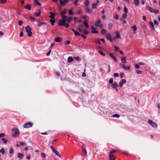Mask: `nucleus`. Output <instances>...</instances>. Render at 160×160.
I'll return each instance as SVG.
<instances>
[{"label": "nucleus", "instance_id": "obj_4", "mask_svg": "<svg viewBox=\"0 0 160 160\" xmlns=\"http://www.w3.org/2000/svg\"><path fill=\"white\" fill-rule=\"evenodd\" d=\"M33 123L30 122H27L23 125V127L24 128H29L32 127Z\"/></svg>", "mask_w": 160, "mask_h": 160}, {"label": "nucleus", "instance_id": "obj_23", "mask_svg": "<svg viewBox=\"0 0 160 160\" xmlns=\"http://www.w3.org/2000/svg\"><path fill=\"white\" fill-rule=\"evenodd\" d=\"M72 31L74 32L75 35V36H78L80 35V34L79 32L75 31L73 29H72Z\"/></svg>", "mask_w": 160, "mask_h": 160}, {"label": "nucleus", "instance_id": "obj_39", "mask_svg": "<svg viewBox=\"0 0 160 160\" xmlns=\"http://www.w3.org/2000/svg\"><path fill=\"white\" fill-rule=\"evenodd\" d=\"M124 12H125V13L127 14V13H128V9L126 7H124Z\"/></svg>", "mask_w": 160, "mask_h": 160}, {"label": "nucleus", "instance_id": "obj_20", "mask_svg": "<svg viewBox=\"0 0 160 160\" xmlns=\"http://www.w3.org/2000/svg\"><path fill=\"white\" fill-rule=\"evenodd\" d=\"M134 4L137 6L139 5V0H134Z\"/></svg>", "mask_w": 160, "mask_h": 160}, {"label": "nucleus", "instance_id": "obj_34", "mask_svg": "<svg viewBox=\"0 0 160 160\" xmlns=\"http://www.w3.org/2000/svg\"><path fill=\"white\" fill-rule=\"evenodd\" d=\"M83 151L84 153V155H86L87 154L86 149L84 148H83Z\"/></svg>", "mask_w": 160, "mask_h": 160}, {"label": "nucleus", "instance_id": "obj_27", "mask_svg": "<svg viewBox=\"0 0 160 160\" xmlns=\"http://www.w3.org/2000/svg\"><path fill=\"white\" fill-rule=\"evenodd\" d=\"M58 156V157H61V155L56 150L54 152Z\"/></svg>", "mask_w": 160, "mask_h": 160}, {"label": "nucleus", "instance_id": "obj_57", "mask_svg": "<svg viewBox=\"0 0 160 160\" xmlns=\"http://www.w3.org/2000/svg\"><path fill=\"white\" fill-rule=\"evenodd\" d=\"M50 22H51L52 25H53L55 22L54 21L51 19L50 20Z\"/></svg>", "mask_w": 160, "mask_h": 160}, {"label": "nucleus", "instance_id": "obj_61", "mask_svg": "<svg viewBox=\"0 0 160 160\" xmlns=\"http://www.w3.org/2000/svg\"><path fill=\"white\" fill-rule=\"evenodd\" d=\"M135 67L137 69H139V65L137 64H135Z\"/></svg>", "mask_w": 160, "mask_h": 160}, {"label": "nucleus", "instance_id": "obj_8", "mask_svg": "<svg viewBox=\"0 0 160 160\" xmlns=\"http://www.w3.org/2000/svg\"><path fill=\"white\" fill-rule=\"evenodd\" d=\"M17 157L20 159H22L24 157V154L22 153L18 152L17 154Z\"/></svg>", "mask_w": 160, "mask_h": 160}, {"label": "nucleus", "instance_id": "obj_5", "mask_svg": "<svg viewBox=\"0 0 160 160\" xmlns=\"http://www.w3.org/2000/svg\"><path fill=\"white\" fill-rule=\"evenodd\" d=\"M59 1L60 5L61 6H63L66 3L69 1V0H59Z\"/></svg>", "mask_w": 160, "mask_h": 160}, {"label": "nucleus", "instance_id": "obj_10", "mask_svg": "<svg viewBox=\"0 0 160 160\" xmlns=\"http://www.w3.org/2000/svg\"><path fill=\"white\" fill-rule=\"evenodd\" d=\"M106 38L107 39L109 40L110 42H112V41L113 40L112 39L110 34H108L107 35H106Z\"/></svg>", "mask_w": 160, "mask_h": 160}, {"label": "nucleus", "instance_id": "obj_6", "mask_svg": "<svg viewBox=\"0 0 160 160\" xmlns=\"http://www.w3.org/2000/svg\"><path fill=\"white\" fill-rule=\"evenodd\" d=\"M126 82V80L125 79H122L120 81L119 84V86L120 87H122L123 85V84L125 83Z\"/></svg>", "mask_w": 160, "mask_h": 160}, {"label": "nucleus", "instance_id": "obj_43", "mask_svg": "<svg viewBox=\"0 0 160 160\" xmlns=\"http://www.w3.org/2000/svg\"><path fill=\"white\" fill-rule=\"evenodd\" d=\"M98 52L99 54H100L101 55L103 56H105V53L103 52H102L101 51H98Z\"/></svg>", "mask_w": 160, "mask_h": 160}, {"label": "nucleus", "instance_id": "obj_45", "mask_svg": "<svg viewBox=\"0 0 160 160\" xmlns=\"http://www.w3.org/2000/svg\"><path fill=\"white\" fill-rule=\"evenodd\" d=\"M113 82V79L112 78H111L110 79L109 81V82L110 84H112Z\"/></svg>", "mask_w": 160, "mask_h": 160}, {"label": "nucleus", "instance_id": "obj_60", "mask_svg": "<svg viewBox=\"0 0 160 160\" xmlns=\"http://www.w3.org/2000/svg\"><path fill=\"white\" fill-rule=\"evenodd\" d=\"M41 156L43 158H45L46 157L45 154V153L42 152L41 153Z\"/></svg>", "mask_w": 160, "mask_h": 160}, {"label": "nucleus", "instance_id": "obj_14", "mask_svg": "<svg viewBox=\"0 0 160 160\" xmlns=\"http://www.w3.org/2000/svg\"><path fill=\"white\" fill-rule=\"evenodd\" d=\"M121 61L122 63L123 64H126L127 63L126 58L125 57L122 58Z\"/></svg>", "mask_w": 160, "mask_h": 160}, {"label": "nucleus", "instance_id": "obj_62", "mask_svg": "<svg viewBox=\"0 0 160 160\" xmlns=\"http://www.w3.org/2000/svg\"><path fill=\"white\" fill-rule=\"evenodd\" d=\"M82 32H83V33L85 34H88V32L86 30H83Z\"/></svg>", "mask_w": 160, "mask_h": 160}, {"label": "nucleus", "instance_id": "obj_32", "mask_svg": "<svg viewBox=\"0 0 160 160\" xmlns=\"http://www.w3.org/2000/svg\"><path fill=\"white\" fill-rule=\"evenodd\" d=\"M29 20L31 22H34L35 21L34 18L32 17H30L29 18Z\"/></svg>", "mask_w": 160, "mask_h": 160}, {"label": "nucleus", "instance_id": "obj_2", "mask_svg": "<svg viewBox=\"0 0 160 160\" xmlns=\"http://www.w3.org/2000/svg\"><path fill=\"white\" fill-rule=\"evenodd\" d=\"M12 136V137H18L19 136L20 132L17 128H13L11 130Z\"/></svg>", "mask_w": 160, "mask_h": 160}, {"label": "nucleus", "instance_id": "obj_15", "mask_svg": "<svg viewBox=\"0 0 160 160\" xmlns=\"http://www.w3.org/2000/svg\"><path fill=\"white\" fill-rule=\"evenodd\" d=\"M109 158L110 160H115V157L112 154H109Z\"/></svg>", "mask_w": 160, "mask_h": 160}, {"label": "nucleus", "instance_id": "obj_3", "mask_svg": "<svg viewBox=\"0 0 160 160\" xmlns=\"http://www.w3.org/2000/svg\"><path fill=\"white\" fill-rule=\"evenodd\" d=\"M25 30L26 32L28 33V36L29 37L31 36L32 35V33L31 32V27L29 26H28L26 28Z\"/></svg>", "mask_w": 160, "mask_h": 160}, {"label": "nucleus", "instance_id": "obj_18", "mask_svg": "<svg viewBox=\"0 0 160 160\" xmlns=\"http://www.w3.org/2000/svg\"><path fill=\"white\" fill-rule=\"evenodd\" d=\"M24 8L27 9L28 10H30L31 9V6L29 4H27L25 6Z\"/></svg>", "mask_w": 160, "mask_h": 160}, {"label": "nucleus", "instance_id": "obj_36", "mask_svg": "<svg viewBox=\"0 0 160 160\" xmlns=\"http://www.w3.org/2000/svg\"><path fill=\"white\" fill-rule=\"evenodd\" d=\"M112 117H113L119 118L120 117V116L119 115L116 114L113 115Z\"/></svg>", "mask_w": 160, "mask_h": 160}, {"label": "nucleus", "instance_id": "obj_24", "mask_svg": "<svg viewBox=\"0 0 160 160\" xmlns=\"http://www.w3.org/2000/svg\"><path fill=\"white\" fill-rule=\"evenodd\" d=\"M112 87L114 88H116L118 86V84L116 83V82H114L112 84Z\"/></svg>", "mask_w": 160, "mask_h": 160}, {"label": "nucleus", "instance_id": "obj_52", "mask_svg": "<svg viewBox=\"0 0 160 160\" xmlns=\"http://www.w3.org/2000/svg\"><path fill=\"white\" fill-rule=\"evenodd\" d=\"M68 14L69 15H73V14L72 11H70V10H69V11Z\"/></svg>", "mask_w": 160, "mask_h": 160}, {"label": "nucleus", "instance_id": "obj_29", "mask_svg": "<svg viewBox=\"0 0 160 160\" xmlns=\"http://www.w3.org/2000/svg\"><path fill=\"white\" fill-rule=\"evenodd\" d=\"M40 11H39V12H36L35 13V15L36 16H37V17H39V16H40Z\"/></svg>", "mask_w": 160, "mask_h": 160}, {"label": "nucleus", "instance_id": "obj_54", "mask_svg": "<svg viewBox=\"0 0 160 160\" xmlns=\"http://www.w3.org/2000/svg\"><path fill=\"white\" fill-rule=\"evenodd\" d=\"M50 148H51V149L52 150L53 152H54L56 151V150L55 149L54 147H53L52 146H50Z\"/></svg>", "mask_w": 160, "mask_h": 160}, {"label": "nucleus", "instance_id": "obj_13", "mask_svg": "<svg viewBox=\"0 0 160 160\" xmlns=\"http://www.w3.org/2000/svg\"><path fill=\"white\" fill-rule=\"evenodd\" d=\"M109 56L113 59L114 60L115 62H118V60L117 59V58L115 57L114 56L113 54L112 53H110L109 54Z\"/></svg>", "mask_w": 160, "mask_h": 160}, {"label": "nucleus", "instance_id": "obj_35", "mask_svg": "<svg viewBox=\"0 0 160 160\" xmlns=\"http://www.w3.org/2000/svg\"><path fill=\"white\" fill-rule=\"evenodd\" d=\"M97 4H96L95 3H93L92 4V8L93 9H95L97 8Z\"/></svg>", "mask_w": 160, "mask_h": 160}, {"label": "nucleus", "instance_id": "obj_25", "mask_svg": "<svg viewBox=\"0 0 160 160\" xmlns=\"http://www.w3.org/2000/svg\"><path fill=\"white\" fill-rule=\"evenodd\" d=\"M101 22V21L100 20H98L97 22L95 23V26L97 27H99V24H100Z\"/></svg>", "mask_w": 160, "mask_h": 160}, {"label": "nucleus", "instance_id": "obj_21", "mask_svg": "<svg viewBox=\"0 0 160 160\" xmlns=\"http://www.w3.org/2000/svg\"><path fill=\"white\" fill-rule=\"evenodd\" d=\"M85 11L87 13L90 14H91L92 13V11L88 8H86Z\"/></svg>", "mask_w": 160, "mask_h": 160}, {"label": "nucleus", "instance_id": "obj_63", "mask_svg": "<svg viewBox=\"0 0 160 160\" xmlns=\"http://www.w3.org/2000/svg\"><path fill=\"white\" fill-rule=\"evenodd\" d=\"M70 43V41H67L65 43V44L66 45H67L69 44Z\"/></svg>", "mask_w": 160, "mask_h": 160}, {"label": "nucleus", "instance_id": "obj_40", "mask_svg": "<svg viewBox=\"0 0 160 160\" xmlns=\"http://www.w3.org/2000/svg\"><path fill=\"white\" fill-rule=\"evenodd\" d=\"M132 29L133 31H136L137 30V28L135 25H134L132 27Z\"/></svg>", "mask_w": 160, "mask_h": 160}, {"label": "nucleus", "instance_id": "obj_37", "mask_svg": "<svg viewBox=\"0 0 160 160\" xmlns=\"http://www.w3.org/2000/svg\"><path fill=\"white\" fill-rule=\"evenodd\" d=\"M120 75L121 78H122L124 76V74L123 72H121L120 73Z\"/></svg>", "mask_w": 160, "mask_h": 160}, {"label": "nucleus", "instance_id": "obj_7", "mask_svg": "<svg viewBox=\"0 0 160 160\" xmlns=\"http://www.w3.org/2000/svg\"><path fill=\"white\" fill-rule=\"evenodd\" d=\"M151 125L153 128H157L158 125L156 123L153 122L151 120Z\"/></svg>", "mask_w": 160, "mask_h": 160}, {"label": "nucleus", "instance_id": "obj_55", "mask_svg": "<svg viewBox=\"0 0 160 160\" xmlns=\"http://www.w3.org/2000/svg\"><path fill=\"white\" fill-rule=\"evenodd\" d=\"M50 148H51V149L52 150L53 152H54L56 151V150L55 149L54 147H53L52 146H50Z\"/></svg>", "mask_w": 160, "mask_h": 160}, {"label": "nucleus", "instance_id": "obj_46", "mask_svg": "<svg viewBox=\"0 0 160 160\" xmlns=\"http://www.w3.org/2000/svg\"><path fill=\"white\" fill-rule=\"evenodd\" d=\"M81 13V11L80 10H77L76 12L75 13V14H80Z\"/></svg>", "mask_w": 160, "mask_h": 160}, {"label": "nucleus", "instance_id": "obj_47", "mask_svg": "<svg viewBox=\"0 0 160 160\" xmlns=\"http://www.w3.org/2000/svg\"><path fill=\"white\" fill-rule=\"evenodd\" d=\"M78 0H75L74 1V5L75 6H76L77 5L78 2Z\"/></svg>", "mask_w": 160, "mask_h": 160}, {"label": "nucleus", "instance_id": "obj_9", "mask_svg": "<svg viewBox=\"0 0 160 160\" xmlns=\"http://www.w3.org/2000/svg\"><path fill=\"white\" fill-rule=\"evenodd\" d=\"M115 33L116 34V36L114 37V39H118L120 38V35L118 31H116L115 32Z\"/></svg>", "mask_w": 160, "mask_h": 160}, {"label": "nucleus", "instance_id": "obj_48", "mask_svg": "<svg viewBox=\"0 0 160 160\" xmlns=\"http://www.w3.org/2000/svg\"><path fill=\"white\" fill-rule=\"evenodd\" d=\"M127 14L124 13L123 15L122 16V18L124 19L125 18H126L127 17Z\"/></svg>", "mask_w": 160, "mask_h": 160}, {"label": "nucleus", "instance_id": "obj_17", "mask_svg": "<svg viewBox=\"0 0 160 160\" xmlns=\"http://www.w3.org/2000/svg\"><path fill=\"white\" fill-rule=\"evenodd\" d=\"M88 21L87 20H85L83 22V24L86 28H88L89 27V25L88 23Z\"/></svg>", "mask_w": 160, "mask_h": 160}, {"label": "nucleus", "instance_id": "obj_59", "mask_svg": "<svg viewBox=\"0 0 160 160\" xmlns=\"http://www.w3.org/2000/svg\"><path fill=\"white\" fill-rule=\"evenodd\" d=\"M0 2L1 3H5L6 2V0H0Z\"/></svg>", "mask_w": 160, "mask_h": 160}, {"label": "nucleus", "instance_id": "obj_58", "mask_svg": "<svg viewBox=\"0 0 160 160\" xmlns=\"http://www.w3.org/2000/svg\"><path fill=\"white\" fill-rule=\"evenodd\" d=\"M44 24V22H40L38 24V26L40 27L43 24Z\"/></svg>", "mask_w": 160, "mask_h": 160}, {"label": "nucleus", "instance_id": "obj_12", "mask_svg": "<svg viewBox=\"0 0 160 160\" xmlns=\"http://www.w3.org/2000/svg\"><path fill=\"white\" fill-rule=\"evenodd\" d=\"M159 12V10L154 9L151 8V12H154L155 13L157 14Z\"/></svg>", "mask_w": 160, "mask_h": 160}, {"label": "nucleus", "instance_id": "obj_26", "mask_svg": "<svg viewBox=\"0 0 160 160\" xmlns=\"http://www.w3.org/2000/svg\"><path fill=\"white\" fill-rule=\"evenodd\" d=\"M89 4V2L88 0H86L85 2V5L87 6L88 7Z\"/></svg>", "mask_w": 160, "mask_h": 160}, {"label": "nucleus", "instance_id": "obj_50", "mask_svg": "<svg viewBox=\"0 0 160 160\" xmlns=\"http://www.w3.org/2000/svg\"><path fill=\"white\" fill-rule=\"evenodd\" d=\"M102 33L103 34H104L106 33V31L105 29H102L101 31Z\"/></svg>", "mask_w": 160, "mask_h": 160}, {"label": "nucleus", "instance_id": "obj_38", "mask_svg": "<svg viewBox=\"0 0 160 160\" xmlns=\"http://www.w3.org/2000/svg\"><path fill=\"white\" fill-rule=\"evenodd\" d=\"M1 140L3 141V143L6 144L7 142V140L5 139L4 138L1 139Z\"/></svg>", "mask_w": 160, "mask_h": 160}, {"label": "nucleus", "instance_id": "obj_11", "mask_svg": "<svg viewBox=\"0 0 160 160\" xmlns=\"http://www.w3.org/2000/svg\"><path fill=\"white\" fill-rule=\"evenodd\" d=\"M83 27V25L82 24L79 25L78 26V29L81 32H82L83 31V30L82 29Z\"/></svg>", "mask_w": 160, "mask_h": 160}, {"label": "nucleus", "instance_id": "obj_30", "mask_svg": "<svg viewBox=\"0 0 160 160\" xmlns=\"http://www.w3.org/2000/svg\"><path fill=\"white\" fill-rule=\"evenodd\" d=\"M0 153H2V154H4L5 150L4 148H2L0 150Z\"/></svg>", "mask_w": 160, "mask_h": 160}, {"label": "nucleus", "instance_id": "obj_22", "mask_svg": "<svg viewBox=\"0 0 160 160\" xmlns=\"http://www.w3.org/2000/svg\"><path fill=\"white\" fill-rule=\"evenodd\" d=\"M73 61V59L71 57H69L68 58V62H71Z\"/></svg>", "mask_w": 160, "mask_h": 160}, {"label": "nucleus", "instance_id": "obj_51", "mask_svg": "<svg viewBox=\"0 0 160 160\" xmlns=\"http://www.w3.org/2000/svg\"><path fill=\"white\" fill-rule=\"evenodd\" d=\"M26 145V144L25 143L22 142H20L19 143V145L25 146Z\"/></svg>", "mask_w": 160, "mask_h": 160}, {"label": "nucleus", "instance_id": "obj_56", "mask_svg": "<svg viewBox=\"0 0 160 160\" xmlns=\"http://www.w3.org/2000/svg\"><path fill=\"white\" fill-rule=\"evenodd\" d=\"M119 65L122 68H124L125 66L122 63H120L119 64Z\"/></svg>", "mask_w": 160, "mask_h": 160}, {"label": "nucleus", "instance_id": "obj_53", "mask_svg": "<svg viewBox=\"0 0 160 160\" xmlns=\"http://www.w3.org/2000/svg\"><path fill=\"white\" fill-rule=\"evenodd\" d=\"M23 22L22 20H20L18 22V25L19 26H21Z\"/></svg>", "mask_w": 160, "mask_h": 160}, {"label": "nucleus", "instance_id": "obj_19", "mask_svg": "<svg viewBox=\"0 0 160 160\" xmlns=\"http://www.w3.org/2000/svg\"><path fill=\"white\" fill-rule=\"evenodd\" d=\"M67 11V9H64L63 11H62L60 14L61 15H62V16H64V15L66 14Z\"/></svg>", "mask_w": 160, "mask_h": 160}, {"label": "nucleus", "instance_id": "obj_42", "mask_svg": "<svg viewBox=\"0 0 160 160\" xmlns=\"http://www.w3.org/2000/svg\"><path fill=\"white\" fill-rule=\"evenodd\" d=\"M37 0H36V1H34L35 2V4L36 5H38L40 6L41 5L40 3L39 2H38Z\"/></svg>", "mask_w": 160, "mask_h": 160}, {"label": "nucleus", "instance_id": "obj_49", "mask_svg": "<svg viewBox=\"0 0 160 160\" xmlns=\"http://www.w3.org/2000/svg\"><path fill=\"white\" fill-rule=\"evenodd\" d=\"M114 18L116 19H119V15L117 14L115 15Z\"/></svg>", "mask_w": 160, "mask_h": 160}, {"label": "nucleus", "instance_id": "obj_1", "mask_svg": "<svg viewBox=\"0 0 160 160\" xmlns=\"http://www.w3.org/2000/svg\"><path fill=\"white\" fill-rule=\"evenodd\" d=\"M72 20V17L71 16L67 17L65 16H63L62 17V20H59L58 25L59 26H63L65 24V22H70Z\"/></svg>", "mask_w": 160, "mask_h": 160}, {"label": "nucleus", "instance_id": "obj_44", "mask_svg": "<svg viewBox=\"0 0 160 160\" xmlns=\"http://www.w3.org/2000/svg\"><path fill=\"white\" fill-rule=\"evenodd\" d=\"M114 48L115 50L117 52H119V48L117 46H115Z\"/></svg>", "mask_w": 160, "mask_h": 160}, {"label": "nucleus", "instance_id": "obj_33", "mask_svg": "<svg viewBox=\"0 0 160 160\" xmlns=\"http://www.w3.org/2000/svg\"><path fill=\"white\" fill-rule=\"evenodd\" d=\"M112 24L111 23H110L108 24V28L109 29H111L112 28Z\"/></svg>", "mask_w": 160, "mask_h": 160}, {"label": "nucleus", "instance_id": "obj_64", "mask_svg": "<svg viewBox=\"0 0 160 160\" xmlns=\"http://www.w3.org/2000/svg\"><path fill=\"white\" fill-rule=\"evenodd\" d=\"M114 76L115 77H119V74L118 73H115L114 74Z\"/></svg>", "mask_w": 160, "mask_h": 160}, {"label": "nucleus", "instance_id": "obj_31", "mask_svg": "<svg viewBox=\"0 0 160 160\" xmlns=\"http://www.w3.org/2000/svg\"><path fill=\"white\" fill-rule=\"evenodd\" d=\"M151 27L152 29L153 30H155L154 26V24L153 22H151Z\"/></svg>", "mask_w": 160, "mask_h": 160}, {"label": "nucleus", "instance_id": "obj_28", "mask_svg": "<svg viewBox=\"0 0 160 160\" xmlns=\"http://www.w3.org/2000/svg\"><path fill=\"white\" fill-rule=\"evenodd\" d=\"M14 152V150L12 148H10L9 151V153L10 154H12Z\"/></svg>", "mask_w": 160, "mask_h": 160}, {"label": "nucleus", "instance_id": "obj_41", "mask_svg": "<svg viewBox=\"0 0 160 160\" xmlns=\"http://www.w3.org/2000/svg\"><path fill=\"white\" fill-rule=\"evenodd\" d=\"M124 69L125 70H129L130 69V67L129 66H125Z\"/></svg>", "mask_w": 160, "mask_h": 160}, {"label": "nucleus", "instance_id": "obj_16", "mask_svg": "<svg viewBox=\"0 0 160 160\" xmlns=\"http://www.w3.org/2000/svg\"><path fill=\"white\" fill-rule=\"evenodd\" d=\"M62 40V39L59 37L56 38L55 40V41L57 42H60Z\"/></svg>", "mask_w": 160, "mask_h": 160}]
</instances>
